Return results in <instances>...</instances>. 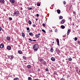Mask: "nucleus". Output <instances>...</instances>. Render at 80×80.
Wrapping results in <instances>:
<instances>
[{
  "mask_svg": "<svg viewBox=\"0 0 80 80\" xmlns=\"http://www.w3.org/2000/svg\"><path fill=\"white\" fill-rule=\"evenodd\" d=\"M39 48L38 45L37 44H35L33 46V48L34 51H37Z\"/></svg>",
  "mask_w": 80,
  "mask_h": 80,
  "instance_id": "f257e3e1",
  "label": "nucleus"
},
{
  "mask_svg": "<svg viewBox=\"0 0 80 80\" xmlns=\"http://www.w3.org/2000/svg\"><path fill=\"white\" fill-rule=\"evenodd\" d=\"M10 3H12V4H14L15 2V0H9Z\"/></svg>",
  "mask_w": 80,
  "mask_h": 80,
  "instance_id": "f03ea898",
  "label": "nucleus"
},
{
  "mask_svg": "<svg viewBox=\"0 0 80 80\" xmlns=\"http://www.w3.org/2000/svg\"><path fill=\"white\" fill-rule=\"evenodd\" d=\"M13 15H15L16 16H18V12L17 11H15Z\"/></svg>",
  "mask_w": 80,
  "mask_h": 80,
  "instance_id": "7ed1b4c3",
  "label": "nucleus"
},
{
  "mask_svg": "<svg viewBox=\"0 0 80 80\" xmlns=\"http://www.w3.org/2000/svg\"><path fill=\"white\" fill-rule=\"evenodd\" d=\"M11 48H12V47L10 46H7V49L8 50H11Z\"/></svg>",
  "mask_w": 80,
  "mask_h": 80,
  "instance_id": "20e7f679",
  "label": "nucleus"
},
{
  "mask_svg": "<svg viewBox=\"0 0 80 80\" xmlns=\"http://www.w3.org/2000/svg\"><path fill=\"white\" fill-rule=\"evenodd\" d=\"M4 47V45L3 43H2L0 45V48H3Z\"/></svg>",
  "mask_w": 80,
  "mask_h": 80,
  "instance_id": "39448f33",
  "label": "nucleus"
},
{
  "mask_svg": "<svg viewBox=\"0 0 80 80\" xmlns=\"http://www.w3.org/2000/svg\"><path fill=\"white\" fill-rule=\"evenodd\" d=\"M0 2L1 3L4 4V3H5V1H4V0H0Z\"/></svg>",
  "mask_w": 80,
  "mask_h": 80,
  "instance_id": "423d86ee",
  "label": "nucleus"
},
{
  "mask_svg": "<svg viewBox=\"0 0 80 80\" xmlns=\"http://www.w3.org/2000/svg\"><path fill=\"white\" fill-rule=\"evenodd\" d=\"M56 41L57 42V45H58V46H59V39H58L57 38L56 39Z\"/></svg>",
  "mask_w": 80,
  "mask_h": 80,
  "instance_id": "0eeeda50",
  "label": "nucleus"
},
{
  "mask_svg": "<svg viewBox=\"0 0 80 80\" xmlns=\"http://www.w3.org/2000/svg\"><path fill=\"white\" fill-rule=\"evenodd\" d=\"M51 60H52V62H54V61L55 60V58L53 57L51 58Z\"/></svg>",
  "mask_w": 80,
  "mask_h": 80,
  "instance_id": "6e6552de",
  "label": "nucleus"
},
{
  "mask_svg": "<svg viewBox=\"0 0 80 80\" xmlns=\"http://www.w3.org/2000/svg\"><path fill=\"white\" fill-rule=\"evenodd\" d=\"M35 35L36 36V37L39 38V36L40 35V34L38 33V34H36Z\"/></svg>",
  "mask_w": 80,
  "mask_h": 80,
  "instance_id": "1a4fd4ad",
  "label": "nucleus"
},
{
  "mask_svg": "<svg viewBox=\"0 0 80 80\" xmlns=\"http://www.w3.org/2000/svg\"><path fill=\"white\" fill-rule=\"evenodd\" d=\"M57 12L58 13L60 14V12H61V11H60V10L59 9H58L57 10Z\"/></svg>",
  "mask_w": 80,
  "mask_h": 80,
  "instance_id": "9d476101",
  "label": "nucleus"
},
{
  "mask_svg": "<svg viewBox=\"0 0 80 80\" xmlns=\"http://www.w3.org/2000/svg\"><path fill=\"white\" fill-rule=\"evenodd\" d=\"M9 58H10V59H12L13 58V56L11 55V56H9Z\"/></svg>",
  "mask_w": 80,
  "mask_h": 80,
  "instance_id": "9b49d317",
  "label": "nucleus"
},
{
  "mask_svg": "<svg viewBox=\"0 0 80 80\" xmlns=\"http://www.w3.org/2000/svg\"><path fill=\"white\" fill-rule=\"evenodd\" d=\"M7 40L9 41L10 40V36H8L7 38Z\"/></svg>",
  "mask_w": 80,
  "mask_h": 80,
  "instance_id": "f8f14e48",
  "label": "nucleus"
},
{
  "mask_svg": "<svg viewBox=\"0 0 80 80\" xmlns=\"http://www.w3.org/2000/svg\"><path fill=\"white\" fill-rule=\"evenodd\" d=\"M42 64H43V65H46V62L45 61H43L42 62H41Z\"/></svg>",
  "mask_w": 80,
  "mask_h": 80,
  "instance_id": "ddd939ff",
  "label": "nucleus"
},
{
  "mask_svg": "<svg viewBox=\"0 0 80 80\" xmlns=\"http://www.w3.org/2000/svg\"><path fill=\"white\" fill-rule=\"evenodd\" d=\"M18 53H19V54H22V51L21 50H19L18 51Z\"/></svg>",
  "mask_w": 80,
  "mask_h": 80,
  "instance_id": "4468645a",
  "label": "nucleus"
},
{
  "mask_svg": "<svg viewBox=\"0 0 80 80\" xmlns=\"http://www.w3.org/2000/svg\"><path fill=\"white\" fill-rule=\"evenodd\" d=\"M70 29H69L68 31V32H67L68 35H69V33H70Z\"/></svg>",
  "mask_w": 80,
  "mask_h": 80,
  "instance_id": "2eb2a0df",
  "label": "nucleus"
},
{
  "mask_svg": "<svg viewBox=\"0 0 80 80\" xmlns=\"http://www.w3.org/2000/svg\"><path fill=\"white\" fill-rule=\"evenodd\" d=\"M27 67L28 68H30L31 67V66L30 65H28L27 66Z\"/></svg>",
  "mask_w": 80,
  "mask_h": 80,
  "instance_id": "dca6fc26",
  "label": "nucleus"
},
{
  "mask_svg": "<svg viewBox=\"0 0 80 80\" xmlns=\"http://www.w3.org/2000/svg\"><path fill=\"white\" fill-rule=\"evenodd\" d=\"M61 23H62V24H63V23H65V21H64L63 19H62L61 22Z\"/></svg>",
  "mask_w": 80,
  "mask_h": 80,
  "instance_id": "f3484780",
  "label": "nucleus"
},
{
  "mask_svg": "<svg viewBox=\"0 0 80 80\" xmlns=\"http://www.w3.org/2000/svg\"><path fill=\"white\" fill-rule=\"evenodd\" d=\"M22 37H25V33H24V32H22Z\"/></svg>",
  "mask_w": 80,
  "mask_h": 80,
  "instance_id": "a211bd4d",
  "label": "nucleus"
},
{
  "mask_svg": "<svg viewBox=\"0 0 80 80\" xmlns=\"http://www.w3.org/2000/svg\"><path fill=\"white\" fill-rule=\"evenodd\" d=\"M61 28H62V29H63L64 28H65V27L63 25H61Z\"/></svg>",
  "mask_w": 80,
  "mask_h": 80,
  "instance_id": "6ab92c4d",
  "label": "nucleus"
},
{
  "mask_svg": "<svg viewBox=\"0 0 80 80\" xmlns=\"http://www.w3.org/2000/svg\"><path fill=\"white\" fill-rule=\"evenodd\" d=\"M53 52V49L52 48H51L50 49V52Z\"/></svg>",
  "mask_w": 80,
  "mask_h": 80,
  "instance_id": "aec40b11",
  "label": "nucleus"
},
{
  "mask_svg": "<svg viewBox=\"0 0 80 80\" xmlns=\"http://www.w3.org/2000/svg\"><path fill=\"white\" fill-rule=\"evenodd\" d=\"M43 59H42V58L40 59L39 60V61H40V62L41 63H42V62H43Z\"/></svg>",
  "mask_w": 80,
  "mask_h": 80,
  "instance_id": "412c9836",
  "label": "nucleus"
},
{
  "mask_svg": "<svg viewBox=\"0 0 80 80\" xmlns=\"http://www.w3.org/2000/svg\"><path fill=\"white\" fill-rule=\"evenodd\" d=\"M28 23H29V25H31V24H32V22H31V21H30V20L29 21Z\"/></svg>",
  "mask_w": 80,
  "mask_h": 80,
  "instance_id": "4be33fe9",
  "label": "nucleus"
},
{
  "mask_svg": "<svg viewBox=\"0 0 80 80\" xmlns=\"http://www.w3.org/2000/svg\"><path fill=\"white\" fill-rule=\"evenodd\" d=\"M13 80H19V79L17 78H16L14 79Z\"/></svg>",
  "mask_w": 80,
  "mask_h": 80,
  "instance_id": "5701e85b",
  "label": "nucleus"
},
{
  "mask_svg": "<svg viewBox=\"0 0 80 80\" xmlns=\"http://www.w3.org/2000/svg\"><path fill=\"white\" fill-rule=\"evenodd\" d=\"M29 35L31 36H32V35H33V33H32V32H30L29 33Z\"/></svg>",
  "mask_w": 80,
  "mask_h": 80,
  "instance_id": "b1692460",
  "label": "nucleus"
},
{
  "mask_svg": "<svg viewBox=\"0 0 80 80\" xmlns=\"http://www.w3.org/2000/svg\"><path fill=\"white\" fill-rule=\"evenodd\" d=\"M32 80V78L30 77H29L28 78V80Z\"/></svg>",
  "mask_w": 80,
  "mask_h": 80,
  "instance_id": "393cba45",
  "label": "nucleus"
},
{
  "mask_svg": "<svg viewBox=\"0 0 80 80\" xmlns=\"http://www.w3.org/2000/svg\"><path fill=\"white\" fill-rule=\"evenodd\" d=\"M59 19H63V17L62 16H60Z\"/></svg>",
  "mask_w": 80,
  "mask_h": 80,
  "instance_id": "a878e982",
  "label": "nucleus"
},
{
  "mask_svg": "<svg viewBox=\"0 0 80 80\" xmlns=\"http://www.w3.org/2000/svg\"><path fill=\"white\" fill-rule=\"evenodd\" d=\"M69 61H72V59L71 58H69L68 59Z\"/></svg>",
  "mask_w": 80,
  "mask_h": 80,
  "instance_id": "bb28decb",
  "label": "nucleus"
},
{
  "mask_svg": "<svg viewBox=\"0 0 80 80\" xmlns=\"http://www.w3.org/2000/svg\"><path fill=\"white\" fill-rule=\"evenodd\" d=\"M78 40V38L77 37H75L74 38V40L75 41H77V40Z\"/></svg>",
  "mask_w": 80,
  "mask_h": 80,
  "instance_id": "cd10ccee",
  "label": "nucleus"
},
{
  "mask_svg": "<svg viewBox=\"0 0 80 80\" xmlns=\"http://www.w3.org/2000/svg\"><path fill=\"white\" fill-rule=\"evenodd\" d=\"M23 58L24 59V60H26L27 59V58L25 57V56H23Z\"/></svg>",
  "mask_w": 80,
  "mask_h": 80,
  "instance_id": "c85d7f7f",
  "label": "nucleus"
},
{
  "mask_svg": "<svg viewBox=\"0 0 80 80\" xmlns=\"http://www.w3.org/2000/svg\"><path fill=\"white\" fill-rule=\"evenodd\" d=\"M45 70L46 72H48V71H49V70H48V68H46L45 69Z\"/></svg>",
  "mask_w": 80,
  "mask_h": 80,
  "instance_id": "c756f323",
  "label": "nucleus"
},
{
  "mask_svg": "<svg viewBox=\"0 0 80 80\" xmlns=\"http://www.w3.org/2000/svg\"><path fill=\"white\" fill-rule=\"evenodd\" d=\"M37 6H40V4L39 3H38L37 4Z\"/></svg>",
  "mask_w": 80,
  "mask_h": 80,
  "instance_id": "7c9ffc66",
  "label": "nucleus"
},
{
  "mask_svg": "<svg viewBox=\"0 0 80 80\" xmlns=\"http://www.w3.org/2000/svg\"><path fill=\"white\" fill-rule=\"evenodd\" d=\"M9 20H12V18L11 17H9Z\"/></svg>",
  "mask_w": 80,
  "mask_h": 80,
  "instance_id": "2f4dec72",
  "label": "nucleus"
},
{
  "mask_svg": "<svg viewBox=\"0 0 80 80\" xmlns=\"http://www.w3.org/2000/svg\"><path fill=\"white\" fill-rule=\"evenodd\" d=\"M32 26L33 27H36V25L35 24H33Z\"/></svg>",
  "mask_w": 80,
  "mask_h": 80,
  "instance_id": "473e14b6",
  "label": "nucleus"
},
{
  "mask_svg": "<svg viewBox=\"0 0 80 80\" xmlns=\"http://www.w3.org/2000/svg\"><path fill=\"white\" fill-rule=\"evenodd\" d=\"M42 25L44 27H45V24L44 23H43Z\"/></svg>",
  "mask_w": 80,
  "mask_h": 80,
  "instance_id": "72a5a7b5",
  "label": "nucleus"
},
{
  "mask_svg": "<svg viewBox=\"0 0 80 80\" xmlns=\"http://www.w3.org/2000/svg\"><path fill=\"white\" fill-rule=\"evenodd\" d=\"M42 31H43L44 33H45V30H44V29L42 30Z\"/></svg>",
  "mask_w": 80,
  "mask_h": 80,
  "instance_id": "f704fd0d",
  "label": "nucleus"
},
{
  "mask_svg": "<svg viewBox=\"0 0 80 80\" xmlns=\"http://www.w3.org/2000/svg\"><path fill=\"white\" fill-rule=\"evenodd\" d=\"M63 4H64V5H65V4H66V2L65 1H63Z\"/></svg>",
  "mask_w": 80,
  "mask_h": 80,
  "instance_id": "c9c22d12",
  "label": "nucleus"
},
{
  "mask_svg": "<svg viewBox=\"0 0 80 80\" xmlns=\"http://www.w3.org/2000/svg\"><path fill=\"white\" fill-rule=\"evenodd\" d=\"M78 43L79 44V45L80 44V41H78Z\"/></svg>",
  "mask_w": 80,
  "mask_h": 80,
  "instance_id": "e433bc0d",
  "label": "nucleus"
},
{
  "mask_svg": "<svg viewBox=\"0 0 80 80\" xmlns=\"http://www.w3.org/2000/svg\"><path fill=\"white\" fill-rule=\"evenodd\" d=\"M27 30H30V28H27Z\"/></svg>",
  "mask_w": 80,
  "mask_h": 80,
  "instance_id": "4c0bfd02",
  "label": "nucleus"
},
{
  "mask_svg": "<svg viewBox=\"0 0 80 80\" xmlns=\"http://www.w3.org/2000/svg\"><path fill=\"white\" fill-rule=\"evenodd\" d=\"M28 40H30V41H32V39H30V38L28 39Z\"/></svg>",
  "mask_w": 80,
  "mask_h": 80,
  "instance_id": "58836bf2",
  "label": "nucleus"
},
{
  "mask_svg": "<svg viewBox=\"0 0 80 80\" xmlns=\"http://www.w3.org/2000/svg\"><path fill=\"white\" fill-rule=\"evenodd\" d=\"M60 80H65V78H62Z\"/></svg>",
  "mask_w": 80,
  "mask_h": 80,
  "instance_id": "ea45409f",
  "label": "nucleus"
},
{
  "mask_svg": "<svg viewBox=\"0 0 80 80\" xmlns=\"http://www.w3.org/2000/svg\"><path fill=\"white\" fill-rule=\"evenodd\" d=\"M62 37H63V38H65V35H63V36H62Z\"/></svg>",
  "mask_w": 80,
  "mask_h": 80,
  "instance_id": "a19ab883",
  "label": "nucleus"
},
{
  "mask_svg": "<svg viewBox=\"0 0 80 80\" xmlns=\"http://www.w3.org/2000/svg\"><path fill=\"white\" fill-rule=\"evenodd\" d=\"M36 16L37 17H38V16H39V15L38 14H36Z\"/></svg>",
  "mask_w": 80,
  "mask_h": 80,
  "instance_id": "79ce46f5",
  "label": "nucleus"
},
{
  "mask_svg": "<svg viewBox=\"0 0 80 80\" xmlns=\"http://www.w3.org/2000/svg\"><path fill=\"white\" fill-rule=\"evenodd\" d=\"M55 32H57V29H55Z\"/></svg>",
  "mask_w": 80,
  "mask_h": 80,
  "instance_id": "37998d69",
  "label": "nucleus"
},
{
  "mask_svg": "<svg viewBox=\"0 0 80 80\" xmlns=\"http://www.w3.org/2000/svg\"><path fill=\"white\" fill-rule=\"evenodd\" d=\"M73 14H74H74H75V11H74V12H73Z\"/></svg>",
  "mask_w": 80,
  "mask_h": 80,
  "instance_id": "c03bdc74",
  "label": "nucleus"
},
{
  "mask_svg": "<svg viewBox=\"0 0 80 80\" xmlns=\"http://www.w3.org/2000/svg\"><path fill=\"white\" fill-rule=\"evenodd\" d=\"M32 41H33L34 42H36V40H32Z\"/></svg>",
  "mask_w": 80,
  "mask_h": 80,
  "instance_id": "a18cd8bd",
  "label": "nucleus"
},
{
  "mask_svg": "<svg viewBox=\"0 0 80 80\" xmlns=\"http://www.w3.org/2000/svg\"><path fill=\"white\" fill-rule=\"evenodd\" d=\"M29 10H32V8H29L28 9Z\"/></svg>",
  "mask_w": 80,
  "mask_h": 80,
  "instance_id": "49530a36",
  "label": "nucleus"
},
{
  "mask_svg": "<svg viewBox=\"0 0 80 80\" xmlns=\"http://www.w3.org/2000/svg\"><path fill=\"white\" fill-rule=\"evenodd\" d=\"M38 71L39 72V71H40V69L38 68Z\"/></svg>",
  "mask_w": 80,
  "mask_h": 80,
  "instance_id": "de8ad7c7",
  "label": "nucleus"
},
{
  "mask_svg": "<svg viewBox=\"0 0 80 80\" xmlns=\"http://www.w3.org/2000/svg\"><path fill=\"white\" fill-rule=\"evenodd\" d=\"M54 6V4H52L51 5L52 7H53Z\"/></svg>",
  "mask_w": 80,
  "mask_h": 80,
  "instance_id": "09e8293b",
  "label": "nucleus"
},
{
  "mask_svg": "<svg viewBox=\"0 0 80 80\" xmlns=\"http://www.w3.org/2000/svg\"><path fill=\"white\" fill-rule=\"evenodd\" d=\"M69 19L70 20H71V19H72V18H69Z\"/></svg>",
  "mask_w": 80,
  "mask_h": 80,
  "instance_id": "8fccbe9b",
  "label": "nucleus"
},
{
  "mask_svg": "<svg viewBox=\"0 0 80 80\" xmlns=\"http://www.w3.org/2000/svg\"><path fill=\"white\" fill-rule=\"evenodd\" d=\"M36 21H37L38 20V19L36 18Z\"/></svg>",
  "mask_w": 80,
  "mask_h": 80,
  "instance_id": "3c124183",
  "label": "nucleus"
},
{
  "mask_svg": "<svg viewBox=\"0 0 80 80\" xmlns=\"http://www.w3.org/2000/svg\"><path fill=\"white\" fill-rule=\"evenodd\" d=\"M54 75H56V74H57V73H54Z\"/></svg>",
  "mask_w": 80,
  "mask_h": 80,
  "instance_id": "603ef678",
  "label": "nucleus"
},
{
  "mask_svg": "<svg viewBox=\"0 0 80 80\" xmlns=\"http://www.w3.org/2000/svg\"><path fill=\"white\" fill-rule=\"evenodd\" d=\"M72 25H74V23H73Z\"/></svg>",
  "mask_w": 80,
  "mask_h": 80,
  "instance_id": "864d4df0",
  "label": "nucleus"
},
{
  "mask_svg": "<svg viewBox=\"0 0 80 80\" xmlns=\"http://www.w3.org/2000/svg\"><path fill=\"white\" fill-rule=\"evenodd\" d=\"M79 73H80V70H79Z\"/></svg>",
  "mask_w": 80,
  "mask_h": 80,
  "instance_id": "5fc2aeb1",
  "label": "nucleus"
},
{
  "mask_svg": "<svg viewBox=\"0 0 80 80\" xmlns=\"http://www.w3.org/2000/svg\"><path fill=\"white\" fill-rule=\"evenodd\" d=\"M51 32H52V30H51Z\"/></svg>",
  "mask_w": 80,
  "mask_h": 80,
  "instance_id": "6e6d98bb",
  "label": "nucleus"
},
{
  "mask_svg": "<svg viewBox=\"0 0 80 80\" xmlns=\"http://www.w3.org/2000/svg\"><path fill=\"white\" fill-rule=\"evenodd\" d=\"M52 43H54V42H52Z\"/></svg>",
  "mask_w": 80,
  "mask_h": 80,
  "instance_id": "4d7b16f0",
  "label": "nucleus"
},
{
  "mask_svg": "<svg viewBox=\"0 0 80 80\" xmlns=\"http://www.w3.org/2000/svg\"><path fill=\"white\" fill-rule=\"evenodd\" d=\"M31 76H30L31 77H32V75H30Z\"/></svg>",
  "mask_w": 80,
  "mask_h": 80,
  "instance_id": "13d9d810",
  "label": "nucleus"
},
{
  "mask_svg": "<svg viewBox=\"0 0 80 80\" xmlns=\"http://www.w3.org/2000/svg\"><path fill=\"white\" fill-rule=\"evenodd\" d=\"M52 28H53V27Z\"/></svg>",
  "mask_w": 80,
  "mask_h": 80,
  "instance_id": "bf43d9fd",
  "label": "nucleus"
}]
</instances>
